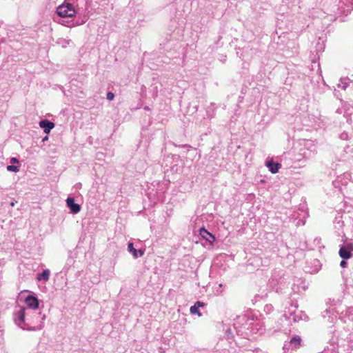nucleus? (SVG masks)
I'll list each match as a JSON object with an SVG mask.
<instances>
[{
  "label": "nucleus",
  "instance_id": "c85d7f7f",
  "mask_svg": "<svg viewBox=\"0 0 353 353\" xmlns=\"http://www.w3.org/2000/svg\"><path fill=\"white\" fill-rule=\"evenodd\" d=\"M48 139V137L46 136L45 137L43 138L42 141L44 142V141H47Z\"/></svg>",
  "mask_w": 353,
  "mask_h": 353
},
{
  "label": "nucleus",
  "instance_id": "473e14b6",
  "mask_svg": "<svg viewBox=\"0 0 353 353\" xmlns=\"http://www.w3.org/2000/svg\"><path fill=\"white\" fill-rule=\"evenodd\" d=\"M194 108H195L196 111H197V110H198V106H197V105H196Z\"/></svg>",
  "mask_w": 353,
  "mask_h": 353
},
{
  "label": "nucleus",
  "instance_id": "aec40b11",
  "mask_svg": "<svg viewBox=\"0 0 353 353\" xmlns=\"http://www.w3.org/2000/svg\"><path fill=\"white\" fill-rule=\"evenodd\" d=\"M106 98L108 101H112L114 99V94L112 92H108Z\"/></svg>",
  "mask_w": 353,
  "mask_h": 353
},
{
  "label": "nucleus",
  "instance_id": "f257e3e1",
  "mask_svg": "<svg viewBox=\"0 0 353 353\" xmlns=\"http://www.w3.org/2000/svg\"><path fill=\"white\" fill-rule=\"evenodd\" d=\"M46 315L41 312L21 307L14 313L15 323L23 330L28 331H37L44 326Z\"/></svg>",
  "mask_w": 353,
  "mask_h": 353
},
{
  "label": "nucleus",
  "instance_id": "4468645a",
  "mask_svg": "<svg viewBox=\"0 0 353 353\" xmlns=\"http://www.w3.org/2000/svg\"><path fill=\"white\" fill-rule=\"evenodd\" d=\"M301 339L299 336H293L290 340V343L293 345L295 347H298L301 345Z\"/></svg>",
  "mask_w": 353,
  "mask_h": 353
},
{
  "label": "nucleus",
  "instance_id": "cd10ccee",
  "mask_svg": "<svg viewBox=\"0 0 353 353\" xmlns=\"http://www.w3.org/2000/svg\"><path fill=\"white\" fill-rule=\"evenodd\" d=\"M303 154L304 155V157H305V158L308 159V158H310L311 153L310 152V153L307 154V153L304 151V152H303Z\"/></svg>",
  "mask_w": 353,
  "mask_h": 353
},
{
  "label": "nucleus",
  "instance_id": "a211bd4d",
  "mask_svg": "<svg viewBox=\"0 0 353 353\" xmlns=\"http://www.w3.org/2000/svg\"><path fill=\"white\" fill-rule=\"evenodd\" d=\"M325 49L324 43H320L319 41L316 43V50L317 52H323Z\"/></svg>",
  "mask_w": 353,
  "mask_h": 353
},
{
  "label": "nucleus",
  "instance_id": "b1692460",
  "mask_svg": "<svg viewBox=\"0 0 353 353\" xmlns=\"http://www.w3.org/2000/svg\"><path fill=\"white\" fill-rule=\"evenodd\" d=\"M347 259H342V261L340 263V266L342 268H345L347 266V263L346 262Z\"/></svg>",
  "mask_w": 353,
  "mask_h": 353
},
{
  "label": "nucleus",
  "instance_id": "f704fd0d",
  "mask_svg": "<svg viewBox=\"0 0 353 353\" xmlns=\"http://www.w3.org/2000/svg\"><path fill=\"white\" fill-rule=\"evenodd\" d=\"M325 312L326 313H327L329 311H328V310H325Z\"/></svg>",
  "mask_w": 353,
  "mask_h": 353
},
{
  "label": "nucleus",
  "instance_id": "ddd939ff",
  "mask_svg": "<svg viewBox=\"0 0 353 353\" xmlns=\"http://www.w3.org/2000/svg\"><path fill=\"white\" fill-rule=\"evenodd\" d=\"M237 323H245V324L243 326V328H245V327L247 325H250L252 324L251 323V321L248 319V318L246 316H239L237 318Z\"/></svg>",
  "mask_w": 353,
  "mask_h": 353
},
{
  "label": "nucleus",
  "instance_id": "9d476101",
  "mask_svg": "<svg viewBox=\"0 0 353 353\" xmlns=\"http://www.w3.org/2000/svg\"><path fill=\"white\" fill-rule=\"evenodd\" d=\"M343 110L345 117H349L353 114V105L347 101L343 102Z\"/></svg>",
  "mask_w": 353,
  "mask_h": 353
},
{
  "label": "nucleus",
  "instance_id": "72a5a7b5",
  "mask_svg": "<svg viewBox=\"0 0 353 353\" xmlns=\"http://www.w3.org/2000/svg\"><path fill=\"white\" fill-rule=\"evenodd\" d=\"M10 205H11V206H14V203L13 202H12V203H10Z\"/></svg>",
  "mask_w": 353,
  "mask_h": 353
},
{
  "label": "nucleus",
  "instance_id": "412c9836",
  "mask_svg": "<svg viewBox=\"0 0 353 353\" xmlns=\"http://www.w3.org/2000/svg\"><path fill=\"white\" fill-rule=\"evenodd\" d=\"M348 137V134L346 132H343L340 134V139L342 140H347Z\"/></svg>",
  "mask_w": 353,
  "mask_h": 353
},
{
  "label": "nucleus",
  "instance_id": "6e6552de",
  "mask_svg": "<svg viewBox=\"0 0 353 353\" xmlns=\"http://www.w3.org/2000/svg\"><path fill=\"white\" fill-rule=\"evenodd\" d=\"M339 254L342 259H349L353 256L352 253L343 245L341 246Z\"/></svg>",
  "mask_w": 353,
  "mask_h": 353
},
{
  "label": "nucleus",
  "instance_id": "c756f323",
  "mask_svg": "<svg viewBox=\"0 0 353 353\" xmlns=\"http://www.w3.org/2000/svg\"><path fill=\"white\" fill-rule=\"evenodd\" d=\"M336 112H337V113L341 114V113L342 112V110H341V109H340V108H338V109L336 110Z\"/></svg>",
  "mask_w": 353,
  "mask_h": 353
},
{
  "label": "nucleus",
  "instance_id": "4be33fe9",
  "mask_svg": "<svg viewBox=\"0 0 353 353\" xmlns=\"http://www.w3.org/2000/svg\"><path fill=\"white\" fill-rule=\"evenodd\" d=\"M343 246L345 247L347 250H349L351 252H353V243H347L346 245Z\"/></svg>",
  "mask_w": 353,
  "mask_h": 353
},
{
  "label": "nucleus",
  "instance_id": "5701e85b",
  "mask_svg": "<svg viewBox=\"0 0 353 353\" xmlns=\"http://www.w3.org/2000/svg\"><path fill=\"white\" fill-rule=\"evenodd\" d=\"M226 336H227L228 339H231L233 338V334H232L231 329L229 328V329L227 330V331H226Z\"/></svg>",
  "mask_w": 353,
  "mask_h": 353
},
{
  "label": "nucleus",
  "instance_id": "f03ea898",
  "mask_svg": "<svg viewBox=\"0 0 353 353\" xmlns=\"http://www.w3.org/2000/svg\"><path fill=\"white\" fill-rule=\"evenodd\" d=\"M57 14L62 18H72L75 17L77 11L73 4L64 3L57 8Z\"/></svg>",
  "mask_w": 353,
  "mask_h": 353
},
{
  "label": "nucleus",
  "instance_id": "20e7f679",
  "mask_svg": "<svg viewBox=\"0 0 353 353\" xmlns=\"http://www.w3.org/2000/svg\"><path fill=\"white\" fill-rule=\"evenodd\" d=\"M65 202L66 205L70 209L71 213L77 214L80 212L81 205L75 202L73 197H68Z\"/></svg>",
  "mask_w": 353,
  "mask_h": 353
},
{
  "label": "nucleus",
  "instance_id": "dca6fc26",
  "mask_svg": "<svg viewBox=\"0 0 353 353\" xmlns=\"http://www.w3.org/2000/svg\"><path fill=\"white\" fill-rule=\"evenodd\" d=\"M237 323H235L234 324V328L236 329V333L238 335H241V336H243V337H246L248 336V333L247 332H243L242 330H241L239 329V327L236 325Z\"/></svg>",
  "mask_w": 353,
  "mask_h": 353
},
{
  "label": "nucleus",
  "instance_id": "39448f33",
  "mask_svg": "<svg viewBox=\"0 0 353 353\" xmlns=\"http://www.w3.org/2000/svg\"><path fill=\"white\" fill-rule=\"evenodd\" d=\"M40 128L43 130V132L48 134L50 131L54 128V123L48 119L41 120L39 123Z\"/></svg>",
  "mask_w": 353,
  "mask_h": 353
},
{
  "label": "nucleus",
  "instance_id": "f3484780",
  "mask_svg": "<svg viewBox=\"0 0 353 353\" xmlns=\"http://www.w3.org/2000/svg\"><path fill=\"white\" fill-rule=\"evenodd\" d=\"M347 86L348 83L343 79H341L340 82L338 84V88H341L344 90L347 88Z\"/></svg>",
  "mask_w": 353,
  "mask_h": 353
},
{
  "label": "nucleus",
  "instance_id": "1a4fd4ad",
  "mask_svg": "<svg viewBox=\"0 0 353 353\" xmlns=\"http://www.w3.org/2000/svg\"><path fill=\"white\" fill-rule=\"evenodd\" d=\"M205 303L201 301H196L194 305L191 306L190 312L192 314H197L199 316H201V313L199 312V307H203Z\"/></svg>",
  "mask_w": 353,
  "mask_h": 353
},
{
  "label": "nucleus",
  "instance_id": "0eeeda50",
  "mask_svg": "<svg viewBox=\"0 0 353 353\" xmlns=\"http://www.w3.org/2000/svg\"><path fill=\"white\" fill-rule=\"evenodd\" d=\"M266 166L269 168V170L272 174H276L279 172L281 165L279 163L274 162L272 160H270L266 162Z\"/></svg>",
  "mask_w": 353,
  "mask_h": 353
},
{
  "label": "nucleus",
  "instance_id": "423d86ee",
  "mask_svg": "<svg viewBox=\"0 0 353 353\" xmlns=\"http://www.w3.org/2000/svg\"><path fill=\"white\" fill-rule=\"evenodd\" d=\"M199 234L203 239L209 242L211 245L215 241V236L212 233L208 232L205 228H201L199 229Z\"/></svg>",
  "mask_w": 353,
  "mask_h": 353
},
{
  "label": "nucleus",
  "instance_id": "2f4dec72",
  "mask_svg": "<svg viewBox=\"0 0 353 353\" xmlns=\"http://www.w3.org/2000/svg\"><path fill=\"white\" fill-rule=\"evenodd\" d=\"M188 146V145H181L182 148H186Z\"/></svg>",
  "mask_w": 353,
  "mask_h": 353
},
{
  "label": "nucleus",
  "instance_id": "7c9ffc66",
  "mask_svg": "<svg viewBox=\"0 0 353 353\" xmlns=\"http://www.w3.org/2000/svg\"><path fill=\"white\" fill-rule=\"evenodd\" d=\"M347 122L352 123V119H347Z\"/></svg>",
  "mask_w": 353,
  "mask_h": 353
},
{
  "label": "nucleus",
  "instance_id": "393cba45",
  "mask_svg": "<svg viewBox=\"0 0 353 353\" xmlns=\"http://www.w3.org/2000/svg\"><path fill=\"white\" fill-rule=\"evenodd\" d=\"M137 252H138V257L142 256L145 253V249L137 250Z\"/></svg>",
  "mask_w": 353,
  "mask_h": 353
},
{
  "label": "nucleus",
  "instance_id": "7ed1b4c3",
  "mask_svg": "<svg viewBox=\"0 0 353 353\" xmlns=\"http://www.w3.org/2000/svg\"><path fill=\"white\" fill-rule=\"evenodd\" d=\"M25 303L28 310H37L39 308V301L35 295H28L25 299Z\"/></svg>",
  "mask_w": 353,
  "mask_h": 353
},
{
  "label": "nucleus",
  "instance_id": "a878e982",
  "mask_svg": "<svg viewBox=\"0 0 353 353\" xmlns=\"http://www.w3.org/2000/svg\"><path fill=\"white\" fill-rule=\"evenodd\" d=\"M226 59H227L226 55L221 54V55L220 56L219 60H220L221 61H222V62H223V63H224V62H225Z\"/></svg>",
  "mask_w": 353,
  "mask_h": 353
},
{
  "label": "nucleus",
  "instance_id": "9b49d317",
  "mask_svg": "<svg viewBox=\"0 0 353 353\" xmlns=\"http://www.w3.org/2000/svg\"><path fill=\"white\" fill-rule=\"evenodd\" d=\"M50 270L48 269L44 270L42 272L37 274V279L38 281H47L50 278Z\"/></svg>",
  "mask_w": 353,
  "mask_h": 353
},
{
  "label": "nucleus",
  "instance_id": "f8f14e48",
  "mask_svg": "<svg viewBox=\"0 0 353 353\" xmlns=\"http://www.w3.org/2000/svg\"><path fill=\"white\" fill-rule=\"evenodd\" d=\"M128 251L132 253L133 257L134 259L138 258V252L137 250L134 248L133 243L129 242L128 244Z\"/></svg>",
  "mask_w": 353,
  "mask_h": 353
},
{
  "label": "nucleus",
  "instance_id": "6ab92c4d",
  "mask_svg": "<svg viewBox=\"0 0 353 353\" xmlns=\"http://www.w3.org/2000/svg\"><path fill=\"white\" fill-rule=\"evenodd\" d=\"M7 170L10 172H17L19 170V168L16 165H10L7 166Z\"/></svg>",
  "mask_w": 353,
  "mask_h": 353
},
{
  "label": "nucleus",
  "instance_id": "bb28decb",
  "mask_svg": "<svg viewBox=\"0 0 353 353\" xmlns=\"http://www.w3.org/2000/svg\"><path fill=\"white\" fill-rule=\"evenodd\" d=\"M10 163H19V160L15 158V157H12L10 159Z\"/></svg>",
  "mask_w": 353,
  "mask_h": 353
},
{
  "label": "nucleus",
  "instance_id": "2eb2a0df",
  "mask_svg": "<svg viewBox=\"0 0 353 353\" xmlns=\"http://www.w3.org/2000/svg\"><path fill=\"white\" fill-rule=\"evenodd\" d=\"M87 21V17H83V19H81V21L79 20H77V21H70V24L68 25V26H79V25H82L83 23H85Z\"/></svg>",
  "mask_w": 353,
  "mask_h": 353
}]
</instances>
